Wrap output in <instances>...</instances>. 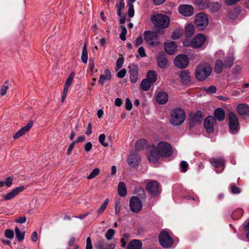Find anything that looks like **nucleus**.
I'll use <instances>...</instances> for the list:
<instances>
[{
    "label": "nucleus",
    "mask_w": 249,
    "mask_h": 249,
    "mask_svg": "<svg viewBox=\"0 0 249 249\" xmlns=\"http://www.w3.org/2000/svg\"><path fill=\"white\" fill-rule=\"evenodd\" d=\"M111 78V74L109 70L106 69L105 71V73L100 76L99 82L101 85H103L105 83L109 81Z\"/></svg>",
    "instance_id": "nucleus-27"
},
{
    "label": "nucleus",
    "mask_w": 249,
    "mask_h": 249,
    "mask_svg": "<svg viewBox=\"0 0 249 249\" xmlns=\"http://www.w3.org/2000/svg\"><path fill=\"white\" fill-rule=\"evenodd\" d=\"M85 249H93L91 240L89 237H88L86 240V245Z\"/></svg>",
    "instance_id": "nucleus-58"
},
{
    "label": "nucleus",
    "mask_w": 249,
    "mask_h": 249,
    "mask_svg": "<svg viewBox=\"0 0 249 249\" xmlns=\"http://www.w3.org/2000/svg\"><path fill=\"white\" fill-rule=\"evenodd\" d=\"M168 99L167 94L165 92H160L156 96L157 102L161 105L165 104Z\"/></svg>",
    "instance_id": "nucleus-28"
},
{
    "label": "nucleus",
    "mask_w": 249,
    "mask_h": 249,
    "mask_svg": "<svg viewBox=\"0 0 249 249\" xmlns=\"http://www.w3.org/2000/svg\"><path fill=\"white\" fill-rule=\"evenodd\" d=\"M33 124V122L32 121H30L26 125L23 127L20 130H19L18 132H17L14 135L13 138L15 139H17L24 134L26 132L29 131L31 127H32Z\"/></svg>",
    "instance_id": "nucleus-21"
},
{
    "label": "nucleus",
    "mask_w": 249,
    "mask_h": 249,
    "mask_svg": "<svg viewBox=\"0 0 249 249\" xmlns=\"http://www.w3.org/2000/svg\"><path fill=\"white\" fill-rule=\"evenodd\" d=\"M208 21L207 15L204 13H198L195 17L196 24L200 30H203L207 27Z\"/></svg>",
    "instance_id": "nucleus-5"
},
{
    "label": "nucleus",
    "mask_w": 249,
    "mask_h": 249,
    "mask_svg": "<svg viewBox=\"0 0 249 249\" xmlns=\"http://www.w3.org/2000/svg\"><path fill=\"white\" fill-rule=\"evenodd\" d=\"M138 53L141 57H143L146 56V53L143 47H140L138 49Z\"/></svg>",
    "instance_id": "nucleus-62"
},
{
    "label": "nucleus",
    "mask_w": 249,
    "mask_h": 249,
    "mask_svg": "<svg viewBox=\"0 0 249 249\" xmlns=\"http://www.w3.org/2000/svg\"><path fill=\"white\" fill-rule=\"evenodd\" d=\"M182 83L184 85H190L192 84L190 73L186 70H182L179 74Z\"/></svg>",
    "instance_id": "nucleus-14"
},
{
    "label": "nucleus",
    "mask_w": 249,
    "mask_h": 249,
    "mask_svg": "<svg viewBox=\"0 0 249 249\" xmlns=\"http://www.w3.org/2000/svg\"><path fill=\"white\" fill-rule=\"evenodd\" d=\"M157 63L159 67L164 69L167 65V60L163 53H160L157 56Z\"/></svg>",
    "instance_id": "nucleus-25"
},
{
    "label": "nucleus",
    "mask_w": 249,
    "mask_h": 249,
    "mask_svg": "<svg viewBox=\"0 0 249 249\" xmlns=\"http://www.w3.org/2000/svg\"><path fill=\"white\" fill-rule=\"evenodd\" d=\"M140 160L138 155L136 154H132L128 157L127 161L130 167H135L139 164Z\"/></svg>",
    "instance_id": "nucleus-22"
},
{
    "label": "nucleus",
    "mask_w": 249,
    "mask_h": 249,
    "mask_svg": "<svg viewBox=\"0 0 249 249\" xmlns=\"http://www.w3.org/2000/svg\"><path fill=\"white\" fill-rule=\"evenodd\" d=\"M117 14L119 16L121 17V11L124 8V0H119V2L117 4Z\"/></svg>",
    "instance_id": "nucleus-43"
},
{
    "label": "nucleus",
    "mask_w": 249,
    "mask_h": 249,
    "mask_svg": "<svg viewBox=\"0 0 249 249\" xmlns=\"http://www.w3.org/2000/svg\"><path fill=\"white\" fill-rule=\"evenodd\" d=\"M121 28L122 29V32L120 35V37L122 40L124 41L126 39L125 36L127 34V30L124 26H121Z\"/></svg>",
    "instance_id": "nucleus-55"
},
{
    "label": "nucleus",
    "mask_w": 249,
    "mask_h": 249,
    "mask_svg": "<svg viewBox=\"0 0 249 249\" xmlns=\"http://www.w3.org/2000/svg\"><path fill=\"white\" fill-rule=\"evenodd\" d=\"M118 193L119 196L124 197L126 195L127 191L124 182H120L118 186Z\"/></svg>",
    "instance_id": "nucleus-31"
},
{
    "label": "nucleus",
    "mask_w": 249,
    "mask_h": 249,
    "mask_svg": "<svg viewBox=\"0 0 249 249\" xmlns=\"http://www.w3.org/2000/svg\"><path fill=\"white\" fill-rule=\"evenodd\" d=\"M126 71L125 69H122L117 73V77L122 78L126 74Z\"/></svg>",
    "instance_id": "nucleus-63"
},
{
    "label": "nucleus",
    "mask_w": 249,
    "mask_h": 249,
    "mask_svg": "<svg viewBox=\"0 0 249 249\" xmlns=\"http://www.w3.org/2000/svg\"><path fill=\"white\" fill-rule=\"evenodd\" d=\"M106 135L104 134H102L99 136V142L104 146L107 147L108 146L107 142H105Z\"/></svg>",
    "instance_id": "nucleus-51"
},
{
    "label": "nucleus",
    "mask_w": 249,
    "mask_h": 249,
    "mask_svg": "<svg viewBox=\"0 0 249 249\" xmlns=\"http://www.w3.org/2000/svg\"><path fill=\"white\" fill-rule=\"evenodd\" d=\"M214 116L217 120L222 121L225 119V112L221 108H217L214 111Z\"/></svg>",
    "instance_id": "nucleus-32"
},
{
    "label": "nucleus",
    "mask_w": 249,
    "mask_h": 249,
    "mask_svg": "<svg viewBox=\"0 0 249 249\" xmlns=\"http://www.w3.org/2000/svg\"><path fill=\"white\" fill-rule=\"evenodd\" d=\"M108 202L109 199L108 198L106 199L104 203L102 204L101 207L98 209L97 211L98 216L100 215L103 213V212L107 208V206L108 205Z\"/></svg>",
    "instance_id": "nucleus-40"
},
{
    "label": "nucleus",
    "mask_w": 249,
    "mask_h": 249,
    "mask_svg": "<svg viewBox=\"0 0 249 249\" xmlns=\"http://www.w3.org/2000/svg\"><path fill=\"white\" fill-rule=\"evenodd\" d=\"M214 122L215 119L213 116H209L206 118L204 122V126L207 132L212 133L213 132Z\"/></svg>",
    "instance_id": "nucleus-17"
},
{
    "label": "nucleus",
    "mask_w": 249,
    "mask_h": 249,
    "mask_svg": "<svg viewBox=\"0 0 249 249\" xmlns=\"http://www.w3.org/2000/svg\"><path fill=\"white\" fill-rule=\"evenodd\" d=\"M74 75V73L73 72H71L70 73L65 83V87H69L70 86L73 79Z\"/></svg>",
    "instance_id": "nucleus-50"
},
{
    "label": "nucleus",
    "mask_w": 249,
    "mask_h": 249,
    "mask_svg": "<svg viewBox=\"0 0 249 249\" xmlns=\"http://www.w3.org/2000/svg\"><path fill=\"white\" fill-rule=\"evenodd\" d=\"M194 32L195 28L194 25L191 23L188 24L185 28V33L186 36L188 37H192L194 35Z\"/></svg>",
    "instance_id": "nucleus-34"
},
{
    "label": "nucleus",
    "mask_w": 249,
    "mask_h": 249,
    "mask_svg": "<svg viewBox=\"0 0 249 249\" xmlns=\"http://www.w3.org/2000/svg\"><path fill=\"white\" fill-rule=\"evenodd\" d=\"M99 173H100V169L99 168H95L87 177V178L89 179H91L95 178V177H96L97 175H98Z\"/></svg>",
    "instance_id": "nucleus-48"
},
{
    "label": "nucleus",
    "mask_w": 249,
    "mask_h": 249,
    "mask_svg": "<svg viewBox=\"0 0 249 249\" xmlns=\"http://www.w3.org/2000/svg\"><path fill=\"white\" fill-rule=\"evenodd\" d=\"M212 72V68L208 63H201L196 67L195 76L197 80L202 81L208 77Z\"/></svg>",
    "instance_id": "nucleus-2"
},
{
    "label": "nucleus",
    "mask_w": 249,
    "mask_h": 249,
    "mask_svg": "<svg viewBox=\"0 0 249 249\" xmlns=\"http://www.w3.org/2000/svg\"><path fill=\"white\" fill-rule=\"evenodd\" d=\"M132 108V104L130 100L127 98L125 100V108L127 110H130Z\"/></svg>",
    "instance_id": "nucleus-57"
},
{
    "label": "nucleus",
    "mask_w": 249,
    "mask_h": 249,
    "mask_svg": "<svg viewBox=\"0 0 249 249\" xmlns=\"http://www.w3.org/2000/svg\"><path fill=\"white\" fill-rule=\"evenodd\" d=\"M238 113L240 115L249 116V105L246 104H240L236 108Z\"/></svg>",
    "instance_id": "nucleus-24"
},
{
    "label": "nucleus",
    "mask_w": 249,
    "mask_h": 249,
    "mask_svg": "<svg viewBox=\"0 0 249 249\" xmlns=\"http://www.w3.org/2000/svg\"><path fill=\"white\" fill-rule=\"evenodd\" d=\"M203 90L206 91L208 93L213 94L216 92V88L215 86H211L208 89L204 88Z\"/></svg>",
    "instance_id": "nucleus-56"
},
{
    "label": "nucleus",
    "mask_w": 249,
    "mask_h": 249,
    "mask_svg": "<svg viewBox=\"0 0 249 249\" xmlns=\"http://www.w3.org/2000/svg\"><path fill=\"white\" fill-rule=\"evenodd\" d=\"M143 43V39L141 36H140L138 37L135 41V45L137 47L141 44H142Z\"/></svg>",
    "instance_id": "nucleus-64"
},
{
    "label": "nucleus",
    "mask_w": 249,
    "mask_h": 249,
    "mask_svg": "<svg viewBox=\"0 0 249 249\" xmlns=\"http://www.w3.org/2000/svg\"><path fill=\"white\" fill-rule=\"evenodd\" d=\"M208 0H195V3L201 10L206 9Z\"/></svg>",
    "instance_id": "nucleus-35"
},
{
    "label": "nucleus",
    "mask_w": 249,
    "mask_h": 249,
    "mask_svg": "<svg viewBox=\"0 0 249 249\" xmlns=\"http://www.w3.org/2000/svg\"><path fill=\"white\" fill-rule=\"evenodd\" d=\"M189 63L188 57L185 54H179L174 59L175 66L180 69L186 68Z\"/></svg>",
    "instance_id": "nucleus-7"
},
{
    "label": "nucleus",
    "mask_w": 249,
    "mask_h": 249,
    "mask_svg": "<svg viewBox=\"0 0 249 249\" xmlns=\"http://www.w3.org/2000/svg\"><path fill=\"white\" fill-rule=\"evenodd\" d=\"M147 79L152 84L155 83L157 79V74L154 70L149 71L147 74Z\"/></svg>",
    "instance_id": "nucleus-33"
},
{
    "label": "nucleus",
    "mask_w": 249,
    "mask_h": 249,
    "mask_svg": "<svg viewBox=\"0 0 249 249\" xmlns=\"http://www.w3.org/2000/svg\"><path fill=\"white\" fill-rule=\"evenodd\" d=\"M221 8V5L217 2H211L208 1L207 8L212 13L218 12Z\"/></svg>",
    "instance_id": "nucleus-26"
},
{
    "label": "nucleus",
    "mask_w": 249,
    "mask_h": 249,
    "mask_svg": "<svg viewBox=\"0 0 249 249\" xmlns=\"http://www.w3.org/2000/svg\"><path fill=\"white\" fill-rule=\"evenodd\" d=\"M8 89V87L5 85H3L0 89V93L1 96H4L6 94L7 91Z\"/></svg>",
    "instance_id": "nucleus-60"
},
{
    "label": "nucleus",
    "mask_w": 249,
    "mask_h": 249,
    "mask_svg": "<svg viewBox=\"0 0 249 249\" xmlns=\"http://www.w3.org/2000/svg\"><path fill=\"white\" fill-rule=\"evenodd\" d=\"M185 118L184 110L181 108H176L171 112L170 122L173 125L178 126L183 124Z\"/></svg>",
    "instance_id": "nucleus-3"
},
{
    "label": "nucleus",
    "mask_w": 249,
    "mask_h": 249,
    "mask_svg": "<svg viewBox=\"0 0 249 249\" xmlns=\"http://www.w3.org/2000/svg\"><path fill=\"white\" fill-rule=\"evenodd\" d=\"M243 213V211L241 209L235 210L232 214V217L234 219H237L241 217Z\"/></svg>",
    "instance_id": "nucleus-41"
},
{
    "label": "nucleus",
    "mask_w": 249,
    "mask_h": 249,
    "mask_svg": "<svg viewBox=\"0 0 249 249\" xmlns=\"http://www.w3.org/2000/svg\"><path fill=\"white\" fill-rule=\"evenodd\" d=\"M203 120L202 113L200 111H197L195 115L191 117L190 125H194L200 124Z\"/></svg>",
    "instance_id": "nucleus-20"
},
{
    "label": "nucleus",
    "mask_w": 249,
    "mask_h": 249,
    "mask_svg": "<svg viewBox=\"0 0 249 249\" xmlns=\"http://www.w3.org/2000/svg\"><path fill=\"white\" fill-rule=\"evenodd\" d=\"M172 153L170 145L164 142H159L157 147L152 146L150 148L148 159L150 162H155L160 156L168 157Z\"/></svg>",
    "instance_id": "nucleus-1"
},
{
    "label": "nucleus",
    "mask_w": 249,
    "mask_h": 249,
    "mask_svg": "<svg viewBox=\"0 0 249 249\" xmlns=\"http://www.w3.org/2000/svg\"><path fill=\"white\" fill-rule=\"evenodd\" d=\"M209 161L215 168L225 166V160L222 157H212L209 160Z\"/></svg>",
    "instance_id": "nucleus-19"
},
{
    "label": "nucleus",
    "mask_w": 249,
    "mask_h": 249,
    "mask_svg": "<svg viewBox=\"0 0 249 249\" xmlns=\"http://www.w3.org/2000/svg\"><path fill=\"white\" fill-rule=\"evenodd\" d=\"M241 71V68L240 66H237L235 67L233 69L232 74L235 78H236L238 76V75L240 74Z\"/></svg>",
    "instance_id": "nucleus-54"
},
{
    "label": "nucleus",
    "mask_w": 249,
    "mask_h": 249,
    "mask_svg": "<svg viewBox=\"0 0 249 249\" xmlns=\"http://www.w3.org/2000/svg\"><path fill=\"white\" fill-rule=\"evenodd\" d=\"M146 189L152 196H155L159 194L160 188L159 183L156 181L149 182L146 186Z\"/></svg>",
    "instance_id": "nucleus-11"
},
{
    "label": "nucleus",
    "mask_w": 249,
    "mask_h": 249,
    "mask_svg": "<svg viewBox=\"0 0 249 249\" xmlns=\"http://www.w3.org/2000/svg\"><path fill=\"white\" fill-rule=\"evenodd\" d=\"M129 237L130 235L128 233L123 234V237L121 239L122 247L124 248L126 246L127 240Z\"/></svg>",
    "instance_id": "nucleus-45"
},
{
    "label": "nucleus",
    "mask_w": 249,
    "mask_h": 249,
    "mask_svg": "<svg viewBox=\"0 0 249 249\" xmlns=\"http://www.w3.org/2000/svg\"><path fill=\"white\" fill-rule=\"evenodd\" d=\"M234 59L233 53L232 52L227 54L223 62L225 69H229L232 66Z\"/></svg>",
    "instance_id": "nucleus-23"
},
{
    "label": "nucleus",
    "mask_w": 249,
    "mask_h": 249,
    "mask_svg": "<svg viewBox=\"0 0 249 249\" xmlns=\"http://www.w3.org/2000/svg\"><path fill=\"white\" fill-rule=\"evenodd\" d=\"M206 41V37L202 34H198L193 38L191 46L194 48L201 47Z\"/></svg>",
    "instance_id": "nucleus-12"
},
{
    "label": "nucleus",
    "mask_w": 249,
    "mask_h": 249,
    "mask_svg": "<svg viewBox=\"0 0 249 249\" xmlns=\"http://www.w3.org/2000/svg\"><path fill=\"white\" fill-rule=\"evenodd\" d=\"M4 235L7 238L12 239L14 237V233L13 230L6 229L5 230Z\"/></svg>",
    "instance_id": "nucleus-52"
},
{
    "label": "nucleus",
    "mask_w": 249,
    "mask_h": 249,
    "mask_svg": "<svg viewBox=\"0 0 249 249\" xmlns=\"http://www.w3.org/2000/svg\"><path fill=\"white\" fill-rule=\"evenodd\" d=\"M107 242L103 239H100L96 241L94 244L96 249H105Z\"/></svg>",
    "instance_id": "nucleus-39"
},
{
    "label": "nucleus",
    "mask_w": 249,
    "mask_h": 249,
    "mask_svg": "<svg viewBox=\"0 0 249 249\" xmlns=\"http://www.w3.org/2000/svg\"><path fill=\"white\" fill-rule=\"evenodd\" d=\"M224 69H225V66L223 61L220 59L216 60L214 68L215 72L217 74L221 73Z\"/></svg>",
    "instance_id": "nucleus-30"
},
{
    "label": "nucleus",
    "mask_w": 249,
    "mask_h": 249,
    "mask_svg": "<svg viewBox=\"0 0 249 249\" xmlns=\"http://www.w3.org/2000/svg\"><path fill=\"white\" fill-rule=\"evenodd\" d=\"M124 59L123 57H119L116 63V70L118 71L121 68V67L123 66V64L124 63Z\"/></svg>",
    "instance_id": "nucleus-53"
},
{
    "label": "nucleus",
    "mask_w": 249,
    "mask_h": 249,
    "mask_svg": "<svg viewBox=\"0 0 249 249\" xmlns=\"http://www.w3.org/2000/svg\"><path fill=\"white\" fill-rule=\"evenodd\" d=\"M159 242L163 248H169L173 243V240L169 233L166 231H161L159 235Z\"/></svg>",
    "instance_id": "nucleus-6"
},
{
    "label": "nucleus",
    "mask_w": 249,
    "mask_h": 249,
    "mask_svg": "<svg viewBox=\"0 0 249 249\" xmlns=\"http://www.w3.org/2000/svg\"><path fill=\"white\" fill-rule=\"evenodd\" d=\"M164 46L165 52L170 55L174 54L177 51V46L175 42L166 41Z\"/></svg>",
    "instance_id": "nucleus-18"
},
{
    "label": "nucleus",
    "mask_w": 249,
    "mask_h": 249,
    "mask_svg": "<svg viewBox=\"0 0 249 249\" xmlns=\"http://www.w3.org/2000/svg\"><path fill=\"white\" fill-rule=\"evenodd\" d=\"M151 84L147 79H144L141 82V87L143 90L146 91L150 89Z\"/></svg>",
    "instance_id": "nucleus-38"
},
{
    "label": "nucleus",
    "mask_w": 249,
    "mask_h": 249,
    "mask_svg": "<svg viewBox=\"0 0 249 249\" xmlns=\"http://www.w3.org/2000/svg\"><path fill=\"white\" fill-rule=\"evenodd\" d=\"M146 141L144 139H141L137 141L136 144V148L138 150L142 149L146 145Z\"/></svg>",
    "instance_id": "nucleus-44"
},
{
    "label": "nucleus",
    "mask_w": 249,
    "mask_h": 249,
    "mask_svg": "<svg viewBox=\"0 0 249 249\" xmlns=\"http://www.w3.org/2000/svg\"><path fill=\"white\" fill-rule=\"evenodd\" d=\"M88 51L87 49L86 44L85 43L82 52L81 54V60L84 63H87L88 61Z\"/></svg>",
    "instance_id": "nucleus-37"
},
{
    "label": "nucleus",
    "mask_w": 249,
    "mask_h": 249,
    "mask_svg": "<svg viewBox=\"0 0 249 249\" xmlns=\"http://www.w3.org/2000/svg\"><path fill=\"white\" fill-rule=\"evenodd\" d=\"M130 209L131 212L138 213L142 208V202L137 196H132L129 202Z\"/></svg>",
    "instance_id": "nucleus-9"
},
{
    "label": "nucleus",
    "mask_w": 249,
    "mask_h": 249,
    "mask_svg": "<svg viewBox=\"0 0 249 249\" xmlns=\"http://www.w3.org/2000/svg\"><path fill=\"white\" fill-rule=\"evenodd\" d=\"M115 234V231L114 230L110 229H109L105 234V237L108 240L112 239L113 236Z\"/></svg>",
    "instance_id": "nucleus-49"
},
{
    "label": "nucleus",
    "mask_w": 249,
    "mask_h": 249,
    "mask_svg": "<svg viewBox=\"0 0 249 249\" xmlns=\"http://www.w3.org/2000/svg\"><path fill=\"white\" fill-rule=\"evenodd\" d=\"M130 81L132 83H136L138 80V67L137 65H131L128 66Z\"/></svg>",
    "instance_id": "nucleus-15"
},
{
    "label": "nucleus",
    "mask_w": 249,
    "mask_h": 249,
    "mask_svg": "<svg viewBox=\"0 0 249 249\" xmlns=\"http://www.w3.org/2000/svg\"><path fill=\"white\" fill-rule=\"evenodd\" d=\"M182 32L180 29H176L172 33V38L173 39H178L182 35Z\"/></svg>",
    "instance_id": "nucleus-47"
},
{
    "label": "nucleus",
    "mask_w": 249,
    "mask_h": 249,
    "mask_svg": "<svg viewBox=\"0 0 249 249\" xmlns=\"http://www.w3.org/2000/svg\"><path fill=\"white\" fill-rule=\"evenodd\" d=\"M151 20L154 25L160 29L168 27L170 23L169 18L163 14H157L153 16L151 18Z\"/></svg>",
    "instance_id": "nucleus-4"
},
{
    "label": "nucleus",
    "mask_w": 249,
    "mask_h": 249,
    "mask_svg": "<svg viewBox=\"0 0 249 249\" xmlns=\"http://www.w3.org/2000/svg\"><path fill=\"white\" fill-rule=\"evenodd\" d=\"M127 6L128 7V15L130 18H132L134 15V9L133 3L128 2Z\"/></svg>",
    "instance_id": "nucleus-46"
},
{
    "label": "nucleus",
    "mask_w": 249,
    "mask_h": 249,
    "mask_svg": "<svg viewBox=\"0 0 249 249\" xmlns=\"http://www.w3.org/2000/svg\"><path fill=\"white\" fill-rule=\"evenodd\" d=\"M75 143H76L74 141H73L72 142H71V143L69 145L68 149L67 150V155H71V151H72V149H73Z\"/></svg>",
    "instance_id": "nucleus-61"
},
{
    "label": "nucleus",
    "mask_w": 249,
    "mask_h": 249,
    "mask_svg": "<svg viewBox=\"0 0 249 249\" xmlns=\"http://www.w3.org/2000/svg\"><path fill=\"white\" fill-rule=\"evenodd\" d=\"M24 189L23 186H21L14 189L12 190L10 192L3 196V198L5 200H9L14 198L19 193L22 192Z\"/></svg>",
    "instance_id": "nucleus-16"
},
{
    "label": "nucleus",
    "mask_w": 249,
    "mask_h": 249,
    "mask_svg": "<svg viewBox=\"0 0 249 249\" xmlns=\"http://www.w3.org/2000/svg\"><path fill=\"white\" fill-rule=\"evenodd\" d=\"M144 39L147 43L151 45H157L159 43L157 35L152 31L145 32Z\"/></svg>",
    "instance_id": "nucleus-10"
},
{
    "label": "nucleus",
    "mask_w": 249,
    "mask_h": 249,
    "mask_svg": "<svg viewBox=\"0 0 249 249\" xmlns=\"http://www.w3.org/2000/svg\"><path fill=\"white\" fill-rule=\"evenodd\" d=\"M179 12L185 17L191 16L194 12L193 7L190 5H182L178 7Z\"/></svg>",
    "instance_id": "nucleus-13"
},
{
    "label": "nucleus",
    "mask_w": 249,
    "mask_h": 249,
    "mask_svg": "<svg viewBox=\"0 0 249 249\" xmlns=\"http://www.w3.org/2000/svg\"><path fill=\"white\" fill-rule=\"evenodd\" d=\"M16 237L19 242L23 240L25 236V231H21L19 229L16 227L15 229Z\"/></svg>",
    "instance_id": "nucleus-36"
},
{
    "label": "nucleus",
    "mask_w": 249,
    "mask_h": 249,
    "mask_svg": "<svg viewBox=\"0 0 249 249\" xmlns=\"http://www.w3.org/2000/svg\"><path fill=\"white\" fill-rule=\"evenodd\" d=\"M239 11L237 9H234L228 13L229 17L231 19H234L239 15Z\"/></svg>",
    "instance_id": "nucleus-42"
},
{
    "label": "nucleus",
    "mask_w": 249,
    "mask_h": 249,
    "mask_svg": "<svg viewBox=\"0 0 249 249\" xmlns=\"http://www.w3.org/2000/svg\"><path fill=\"white\" fill-rule=\"evenodd\" d=\"M142 243L137 239L131 240L128 244L127 249H142Z\"/></svg>",
    "instance_id": "nucleus-29"
},
{
    "label": "nucleus",
    "mask_w": 249,
    "mask_h": 249,
    "mask_svg": "<svg viewBox=\"0 0 249 249\" xmlns=\"http://www.w3.org/2000/svg\"><path fill=\"white\" fill-rule=\"evenodd\" d=\"M229 128L231 133L235 134L238 130L239 123L237 116L235 114L231 112L229 114Z\"/></svg>",
    "instance_id": "nucleus-8"
},
{
    "label": "nucleus",
    "mask_w": 249,
    "mask_h": 249,
    "mask_svg": "<svg viewBox=\"0 0 249 249\" xmlns=\"http://www.w3.org/2000/svg\"><path fill=\"white\" fill-rule=\"evenodd\" d=\"M180 166L182 168L183 172H186L187 170V167L188 166V163L185 161H182L180 163Z\"/></svg>",
    "instance_id": "nucleus-59"
}]
</instances>
